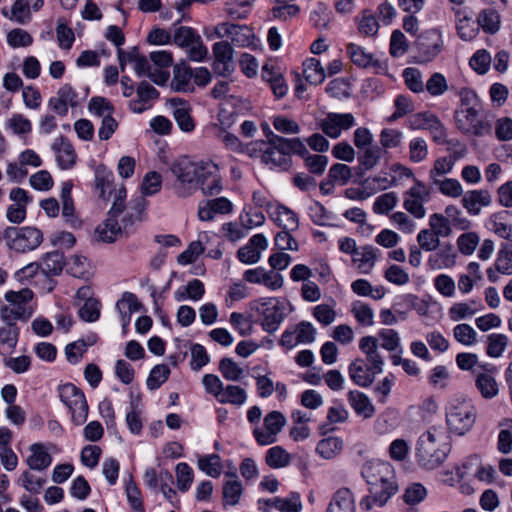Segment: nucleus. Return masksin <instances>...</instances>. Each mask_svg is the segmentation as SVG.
<instances>
[{
  "instance_id": "nucleus-45",
  "label": "nucleus",
  "mask_w": 512,
  "mask_h": 512,
  "mask_svg": "<svg viewBox=\"0 0 512 512\" xmlns=\"http://www.w3.org/2000/svg\"><path fill=\"white\" fill-rule=\"evenodd\" d=\"M31 316V310L27 306L6 305L1 308V318L7 325L14 324L18 319L27 320Z\"/></svg>"
},
{
  "instance_id": "nucleus-18",
  "label": "nucleus",
  "mask_w": 512,
  "mask_h": 512,
  "mask_svg": "<svg viewBox=\"0 0 512 512\" xmlns=\"http://www.w3.org/2000/svg\"><path fill=\"white\" fill-rule=\"evenodd\" d=\"M359 349L365 354L366 360L372 365L376 373H382L384 359L379 351L378 338L374 336H365L359 340Z\"/></svg>"
},
{
  "instance_id": "nucleus-41",
  "label": "nucleus",
  "mask_w": 512,
  "mask_h": 512,
  "mask_svg": "<svg viewBox=\"0 0 512 512\" xmlns=\"http://www.w3.org/2000/svg\"><path fill=\"white\" fill-rule=\"evenodd\" d=\"M113 181V174L108 171L104 165H99L95 169V188L99 192V197L107 199L106 191L110 192Z\"/></svg>"
},
{
  "instance_id": "nucleus-25",
  "label": "nucleus",
  "mask_w": 512,
  "mask_h": 512,
  "mask_svg": "<svg viewBox=\"0 0 512 512\" xmlns=\"http://www.w3.org/2000/svg\"><path fill=\"white\" fill-rule=\"evenodd\" d=\"M326 512H355V499L350 489L341 488L337 490Z\"/></svg>"
},
{
  "instance_id": "nucleus-23",
  "label": "nucleus",
  "mask_w": 512,
  "mask_h": 512,
  "mask_svg": "<svg viewBox=\"0 0 512 512\" xmlns=\"http://www.w3.org/2000/svg\"><path fill=\"white\" fill-rule=\"evenodd\" d=\"M270 217L284 230L295 231L299 227L297 214L284 205H276L270 212Z\"/></svg>"
},
{
  "instance_id": "nucleus-53",
  "label": "nucleus",
  "mask_w": 512,
  "mask_h": 512,
  "mask_svg": "<svg viewBox=\"0 0 512 512\" xmlns=\"http://www.w3.org/2000/svg\"><path fill=\"white\" fill-rule=\"evenodd\" d=\"M173 115L182 131L191 132L194 129L195 124L190 115V108L186 104L180 103L176 106Z\"/></svg>"
},
{
  "instance_id": "nucleus-50",
  "label": "nucleus",
  "mask_w": 512,
  "mask_h": 512,
  "mask_svg": "<svg viewBox=\"0 0 512 512\" xmlns=\"http://www.w3.org/2000/svg\"><path fill=\"white\" fill-rule=\"evenodd\" d=\"M508 345V338L504 334H490L487 338L486 353L492 358L500 357Z\"/></svg>"
},
{
  "instance_id": "nucleus-28",
  "label": "nucleus",
  "mask_w": 512,
  "mask_h": 512,
  "mask_svg": "<svg viewBox=\"0 0 512 512\" xmlns=\"http://www.w3.org/2000/svg\"><path fill=\"white\" fill-rule=\"evenodd\" d=\"M510 218H512L511 212L502 211L490 217V224L496 235L512 242V222Z\"/></svg>"
},
{
  "instance_id": "nucleus-10",
  "label": "nucleus",
  "mask_w": 512,
  "mask_h": 512,
  "mask_svg": "<svg viewBox=\"0 0 512 512\" xmlns=\"http://www.w3.org/2000/svg\"><path fill=\"white\" fill-rule=\"evenodd\" d=\"M415 184L404 193V208L415 218L421 219L426 215L424 203L430 198V191L420 180L414 178Z\"/></svg>"
},
{
  "instance_id": "nucleus-21",
  "label": "nucleus",
  "mask_w": 512,
  "mask_h": 512,
  "mask_svg": "<svg viewBox=\"0 0 512 512\" xmlns=\"http://www.w3.org/2000/svg\"><path fill=\"white\" fill-rule=\"evenodd\" d=\"M461 202L469 214L478 215L482 207L490 205L491 195L487 190H472L463 195Z\"/></svg>"
},
{
  "instance_id": "nucleus-5",
  "label": "nucleus",
  "mask_w": 512,
  "mask_h": 512,
  "mask_svg": "<svg viewBox=\"0 0 512 512\" xmlns=\"http://www.w3.org/2000/svg\"><path fill=\"white\" fill-rule=\"evenodd\" d=\"M478 116L479 110L476 107H459L454 115L456 127L466 135L477 137L491 135L492 121L486 117L479 118Z\"/></svg>"
},
{
  "instance_id": "nucleus-62",
  "label": "nucleus",
  "mask_w": 512,
  "mask_h": 512,
  "mask_svg": "<svg viewBox=\"0 0 512 512\" xmlns=\"http://www.w3.org/2000/svg\"><path fill=\"white\" fill-rule=\"evenodd\" d=\"M198 467L207 475L217 478L220 476V457L217 454L202 456L198 459Z\"/></svg>"
},
{
  "instance_id": "nucleus-54",
  "label": "nucleus",
  "mask_w": 512,
  "mask_h": 512,
  "mask_svg": "<svg viewBox=\"0 0 512 512\" xmlns=\"http://www.w3.org/2000/svg\"><path fill=\"white\" fill-rule=\"evenodd\" d=\"M18 483L28 492L38 494L42 490L46 480L31 473L29 470L24 471Z\"/></svg>"
},
{
  "instance_id": "nucleus-1",
  "label": "nucleus",
  "mask_w": 512,
  "mask_h": 512,
  "mask_svg": "<svg viewBox=\"0 0 512 512\" xmlns=\"http://www.w3.org/2000/svg\"><path fill=\"white\" fill-rule=\"evenodd\" d=\"M361 475L369 485V495L360 502V506L367 511L374 506H384L398 491L394 468L389 462L368 461L363 465Z\"/></svg>"
},
{
  "instance_id": "nucleus-8",
  "label": "nucleus",
  "mask_w": 512,
  "mask_h": 512,
  "mask_svg": "<svg viewBox=\"0 0 512 512\" xmlns=\"http://www.w3.org/2000/svg\"><path fill=\"white\" fill-rule=\"evenodd\" d=\"M61 401L71 412L72 421L76 425H82L88 417V404L83 392L71 383L59 388Z\"/></svg>"
},
{
  "instance_id": "nucleus-57",
  "label": "nucleus",
  "mask_w": 512,
  "mask_h": 512,
  "mask_svg": "<svg viewBox=\"0 0 512 512\" xmlns=\"http://www.w3.org/2000/svg\"><path fill=\"white\" fill-rule=\"evenodd\" d=\"M198 35L199 33L192 27L179 26L173 30L172 43L183 49L187 44H191Z\"/></svg>"
},
{
  "instance_id": "nucleus-32",
  "label": "nucleus",
  "mask_w": 512,
  "mask_h": 512,
  "mask_svg": "<svg viewBox=\"0 0 512 512\" xmlns=\"http://www.w3.org/2000/svg\"><path fill=\"white\" fill-rule=\"evenodd\" d=\"M347 396L351 407L358 415H361L364 418H371L374 415V405L364 393L359 391H350Z\"/></svg>"
},
{
  "instance_id": "nucleus-40",
  "label": "nucleus",
  "mask_w": 512,
  "mask_h": 512,
  "mask_svg": "<svg viewBox=\"0 0 512 512\" xmlns=\"http://www.w3.org/2000/svg\"><path fill=\"white\" fill-rule=\"evenodd\" d=\"M347 53L351 59V61L362 68H367L373 64H376L377 61L374 60L373 55L366 52L361 46L350 43L347 48Z\"/></svg>"
},
{
  "instance_id": "nucleus-60",
  "label": "nucleus",
  "mask_w": 512,
  "mask_h": 512,
  "mask_svg": "<svg viewBox=\"0 0 512 512\" xmlns=\"http://www.w3.org/2000/svg\"><path fill=\"white\" fill-rule=\"evenodd\" d=\"M403 133L400 130L385 128L380 132L379 141L384 149L397 148L401 145Z\"/></svg>"
},
{
  "instance_id": "nucleus-36",
  "label": "nucleus",
  "mask_w": 512,
  "mask_h": 512,
  "mask_svg": "<svg viewBox=\"0 0 512 512\" xmlns=\"http://www.w3.org/2000/svg\"><path fill=\"white\" fill-rule=\"evenodd\" d=\"M410 127L412 129L439 130L442 134V126L438 118L429 112L414 114L410 118Z\"/></svg>"
},
{
  "instance_id": "nucleus-49",
  "label": "nucleus",
  "mask_w": 512,
  "mask_h": 512,
  "mask_svg": "<svg viewBox=\"0 0 512 512\" xmlns=\"http://www.w3.org/2000/svg\"><path fill=\"white\" fill-rule=\"evenodd\" d=\"M457 157L455 155H451L449 157H441L434 161L433 168L429 172V178L431 182L435 181V179H441L442 175H445L453 169Z\"/></svg>"
},
{
  "instance_id": "nucleus-34",
  "label": "nucleus",
  "mask_w": 512,
  "mask_h": 512,
  "mask_svg": "<svg viewBox=\"0 0 512 512\" xmlns=\"http://www.w3.org/2000/svg\"><path fill=\"white\" fill-rule=\"evenodd\" d=\"M377 254L372 246H364L353 255V262L362 273H369L375 265Z\"/></svg>"
},
{
  "instance_id": "nucleus-39",
  "label": "nucleus",
  "mask_w": 512,
  "mask_h": 512,
  "mask_svg": "<svg viewBox=\"0 0 512 512\" xmlns=\"http://www.w3.org/2000/svg\"><path fill=\"white\" fill-rule=\"evenodd\" d=\"M303 74L311 84L318 85L325 79V71L319 60L310 58L303 63Z\"/></svg>"
},
{
  "instance_id": "nucleus-58",
  "label": "nucleus",
  "mask_w": 512,
  "mask_h": 512,
  "mask_svg": "<svg viewBox=\"0 0 512 512\" xmlns=\"http://www.w3.org/2000/svg\"><path fill=\"white\" fill-rule=\"evenodd\" d=\"M170 369L167 365H156L147 378L146 384L150 390L159 388L169 377Z\"/></svg>"
},
{
  "instance_id": "nucleus-59",
  "label": "nucleus",
  "mask_w": 512,
  "mask_h": 512,
  "mask_svg": "<svg viewBox=\"0 0 512 512\" xmlns=\"http://www.w3.org/2000/svg\"><path fill=\"white\" fill-rule=\"evenodd\" d=\"M495 268L499 273L512 275V245H504L500 249Z\"/></svg>"
},
{
  "instance_id": "nucleus-20",
  "label": "nucleus",
  "mask_w": 512,
  "mask_h": 512,
  "mask_svg": "<svg viewBox=\"0 0 512 512\" xmlns=\"http://www.w3.org/2000/svg\"><path fill=\"white\" fill-rule=\"evenodd\" d=\"M134 70L139 77L146 76L157 85H163L169 79L167 71L153 69L148 58L140 54L134 62Z\"/></svg>"
},
{
  "instance_id": "nucleus-4",
  "label": "nucleus",
  "mask_w": 512,
  "mask_h": 512,
  "mask_svg": "<svg viewBox=\"0 0 512 512\" xmlns=\"http://www.w3.org/2000/svg\"><path fill=\"white\" fill-rule=\"evenodd\" d=\"M476 420V409L470 401L465 399H454L450 402L446 422L453 433L464 435L474 425Z\"/></svg>"
},
{
  "instance_id": "nucleus-48",
  "label": "nucleus",
  "mask_w": 512,
  "mask_h": 512,
  "mask_svg": "<svg viewBox=\"0 0 512 512\" xmlns=\"http://www.w3.org/2000/svg\"><path fill=\"white\" fill-rule=\"evenodd\" d=\"M343 444L338 437L322 439L317 445V452L325 459H331L342 450Z\"/></svg>"
},
{
  "instance_id": "nucleus-35",
  "label": "nucleus",
  "mask_w": 512,
  "mask_h": 512,
  "mask_svg": "<svg viewBox=\"0 0 512 512\" xmlns=\"http://www.w3.org/2000/svg\"><path fill=\"white\" fill-rule=\"evenodd\" d=\"M19 330L15 324L0 327V354H8L18 342Z\"/></svg>"
},
{
  "instance_id": "nucleus-29",
  "label": "nucleus",
  "mask_w": 512,
  "mask_h": 512,
  "mask_svg": "<svg viewBox=\"0 0 512 512\" xmlns=\"http://www.w3.org/2000/svg\"><path fill=\"white\" fill-rule=\"evenodd\" d=\"M267 509L275 508L280 512H300L302 503L298 493H291L286 498L275 497L264 501Z\"/></svg>"
},
{
  "instance_id": "nucleus-64",
  "label": "nucleus",
  "mask_w": 512,
  "mask_h": 512,
  "mask_svg": "<svg viewBox=\"0 0 512 512\" xmlns=\"http://www.w3.org/2000/svg\"><path fill=\"white\" fill-rule=\"evenodd\" d=\"M162 184L161 175L155 171L148 172L141 184V192L145 196H151L160 191Z\"/></svg>"
},
{
  "instance_id": "nucleus-31",
  "label": "nucleus",
  "mask_w": 512,
  "mask_h": 512,
  "mask_svg": "<svg viewBox=\"0 0 512 512\" xmlns=\"http://www.w3.org/2000/svg\"><path fill=\"white\" fill-rule=\"evenodd\" d=\"M65 264V258L62 252H48L42 258L41 271L46 276H57L62 272Z\"/></svg>"
},
{
  "instance_id": "nucleus-51",
  "label": "nucleus",
  "mask_w": 512,
  "mask_h": 512,
  "mask_svg": "<svg viewBox=\"0 0 512 512\" xmlns=\"http://www.w3.org/2000/svg\"><path fill=\"white\" fill-rule=\"evenodd\" d=\"M382 153L383 150L379 146L367 147L357 158L360 167L366 171L371 170L379 162Z\"/></svg>"
},
{
  "instance_id": "nucleus-22",
  "label": "nucleus",
  "mask_w": 512,
  "mask_h": 512,
  "mask_svg": "<svg viewBox=\"0 0 512 512\" xmlns=\"http://www.w3.org/2000/svg\"><path fill=\"white\" fill-rule=\"evenodd\" d=\"M475 386L485 399H492L499 393L498 384L486 367L481 371H475Z\"/></svg>"
},
{
  "instance_id": "nucleus-9",
  "label": "nucleus",
  "mask_w": 512,
  "mask_h": 512,
  "mask_svg": "<svg viewBox=\"0 0 512 512\" xmlns=\"http://www.w3.org/2000/svg\"><path fill=\"white\" fill-rule=\"evenodd\" d=\"M257 313L262 317V328L274 333L285 318L284 307L276 298H265L255 303Z\"/></svg>"
},
{
  "instance_id": "nucleus-63",
  "label": "nucleus",
  "mask_w": 512,
  "mask_h": 512,
  "mask_svg": "<svg viewBox=\"0 0 512 512\" xmlns=\"http://www.w3.org/2000/svg\"><path fill=\"white\" fill-rule=\"evenodd\" d=\"M351 312L353 313L354 317L360 323L364 326H371L374 323V313L373 310L367 305L362 302H354L352 304Z\"/></svg>"
},
{
  "instance_id": "nucleus-42",
  "label": "nucleus",
  "mask_w": 512,
  "mask_h": 512,
  "mask_svg": "<svg viewBox=\"0 0 512 512\" xmlns=\"http://www.w3.org/2000/svg\"><path fill=\"white\" fill-rule=\"evenodd\" d=\"M247 399L246 391L237 385H228L223 388L222 394L218 401L220 403H229L240 406L245 403Z\"/></svg>"
},
{
  "instance_id": "nucleus-61",
  "label": "nucleus",
  "mask_w": 512,
  "mask_h": 512,
  "mask_svg": "<svg viewBox=\"0 0 512 512\" xmlns=\"http://www.w3.org/2000/svg\"><path fill=\"white\" fill-rule=\"evenodd\" d=\"M328 177L332 179L334 183L344 186L350 181L352 170L346 164L336 163L330 167Z\"/></svg>"
},
{
  "instance_id": "nucleus-19",
  "label": "nucleus",
  "mask_w": 512,
  "mask_h": 512,
  "mask_svg": "<svg viewBox=\"0 0 512 512\" xmlns=\"http://www.w3.org/2000/svg\"><path fill=\"white\" fill-rule=\"evenodd\" d=\"M372 365H368L363 359H355L349 365V375L355 384L367 387L374 382L375 375Z\"/></svg>"
},
{
  "instance_id": "nucleus-55",
  "label": "nucleus",
  "mask_w": 512,
  "mask_h": 512,
  "mask_svg": "<svg viewBox=\"0 0 512 512\" xmlns=\"http://www.w3.org/2000/svg\"><path fill=\"white\" fill-rule=\"evenodd\" d=\"M183 49L186 50L188 58L194 62H202L208 56V49L200 34L191 42V44H187Z\"/></svg>"
},
{
  "instance_id": "nucleus-15",
  "label": "nucleus",
  "mask_w": 512,
  "mask_h": 512,
  "mask_svg": "<svg viewBox=\"0 0 512 512\" xmlns=\"http://www.w3.org/2000/svg\"><path fill=\"white\" fill-rule=\"evenodd\" d=\"M199 187L205 195H217L222 190L219 167L207 161L199 178Z\"/></svg>"
},
{
  "instance_id": "nucleus-38",
  "label": "nucleus",
  "mask_w": 512,
  "mask_h": 512,
  "mask_svg": "<svg viewBox=\"0 0 512 512\" xmlns=\"http://www.w3.org/2000/svg\"><path fill=\"white\" fill-rule=\"evenodd\" d=\"M262 161L266 165L279 168L281 170H288L291 165V158L284 153H281L277 148L270 145L262 154Z\"/></svg>"
},
{
  "instance_id": "nucleus-7",
  "label": "nucleus",
  "mask_w": 512,
  "mask_h": 512,
  "mask_svg": "<svg viewBox=\"0 0 512 512\" xmlns=\"http://www.w3.org/2000/svg\"><path fill=\"white\" fill-rule=\"evenodd\" d=\"M444 41L437 29H429L422 32L414 43L416 54L415 63L427 64L434 60L442 51Z\"/></svg>"
},
{
  "instance_id": "nucleus-30",
  "label": "nucleus",
  "mask_w": 512,
  "mask_h": 512,
  "mask_svg": "<svg viewBox=\"0 0 512 512\" xmlns=\"http://www.w3.org/2000/svg\"><path fill=\"white\" fill-rule=\"evenodd\" d=\"M56 160L61 169H70L76 161V153L72 145L63 138L53 144Z\"/></svg>"
},
{
  "instance_id": "nucleus-26",
  "label": "nucleus",
  "mask_w": 512,
  "mask_h": 512,
  "mask_svg": "<svg viewBox=\"0 0 512 512\" xmlns=\"http://www.w3.org/2000/svg\"><path fill=\"white\" fill-rule=\"evenodd\" d=\"M31 454L27 457L26 463L31 470L43 471L52 463V457L41 443L30 446Z\"/></svg>"
},
{
  "instance_id": "nucleus-33",
  "label": "nucleus",
  "mask_w": 512,
  "mask_h": 512,
  "mask_svg": "<svg viewBox=\"0 0 512 512\" xmlns=\"http://www.w3.org/2000/svg\"><path fill=\"white\" fill-rule=\"evenodd\" d=\"M116 218L108 215L107 219L97 228L98 237L103 242L111 243L122 236L123 229Z\"/></svg>"
},
{
  "instance_id": "nucleus-13",
  "label": "nucleus",
  "mask_w": 512,
  "mask_h": 512,
  "mask_svg": "<svg viewBox=\"0 0 512 512\" xmlns=\"http://www.w3.org/2000/svg\"><path fill=\"white\" fill-rule=\"evenodd\" d=\"M355 119L351 113H329L320 123V128L330 138H338L342 130L354 126Z\"/></svg>"
},
{
  "instance_id": "nucleus-47",
  "label": "nucleus",
  "mask_w": 512,
  "mask_h": 512,
  "mask_svg": "<svg viewBox=\"0 0 512 512\" xmlns=\"http://www.w3.org/2000/svg\"><path fill=\"white\" fill-rule=\"evenodd\" d=\"M219 370L228 381H239L243 378V369L231 358H222L219 362Z\"/></svg>"
},
{
  "instance_id": "nucleus-17",
  "label": "nucleus",
  "mask_w": 512,
  "mask_h": 512,
  "mask_svg": "<svg viewBox=\"0 0 512 512\" xmlns=\"http://www.w3.org/2000/svg\"><path fill=\"white\" fill-rule=\"evenodd\" d=\"M267 139L269 145L277 148L288 157H290L291 154H298L300 156L308 154V149L299 138H284L270 131L269 134H267Z\"/></svg>"
},
{
  "instance_id": "nucleus-2",
  "label": "nucleus",
  "mask_w": 512,
  "mask_h": 512,
  "mask_svg": "<svg viewBox=\"0 0 512 512\" xmlns=\"http://www.w3.org/2000/svg\"><path fill=\"white\" fill-rule=\"evenodd\" d=\"M449 450L446 433L441 428L431 427L419 437L417 461L426 469H435L445 461Z\"/></svg>"
},
{
  "instance_id": "nucleus-12",
  "label": "nucleus",
  "mask_w": 512,
  "mask_h": 512,
  "mask_svg": "<svg viewBox=\"0 0 512 512\" xmlns=\"http://www.w3.org/2000/svg\"><path fill=\"white\" fill-rule=\"evenodd\" d=\"M214 64L213 69L219 75H229L234 70L233 47L227 41L214 43L213 47Z\"/></svg>"
},
{
  "instance_id": "nucleus-3",
  "label": "nucleus",
  "mask_w": 512,
  "mask_h": 512,
  "mask_svg": "<svg viewBox=\"0 0 512 512\" xmlns=\"http://www.w3.org/2000/svg\"><path fill=\"white\" fill-rule=\"evenodd\" d=\"M205 164V161L193 162L187 158L172 164L171 172L175 176L172 189L176 196L187 198L199 188V178Z\"/></svg>"
},
{
  "instance_id": "nucleus-6",
  "label": "nucleus",
  "mask_w": 512,
  "mask_h": 512,
  "mask_svg": "<svg viewBox=\"0 0 512 512\" xmlns=\"http://www.w3.org/2000/svg\"><path fill=\"white\" fill-rule=\"evenodd\" d=\"M3 237L10 249L22 253L36 249L43 241L42 232L31 226L7 227Z\"/></svg>"
},
{
  "instance_id": "nucleus-46",
  "label": "nucleus",
  "mask_w": 512,
  "mask_h": 512,
  "mask_svg": "<svg viewBox=\"0 0 512 512\" xmlns=\"http://www.w3.org/2000/svg\"><path fill=\"white\" fill-rule=\"evenodd\" d=\"M243 492L240 480H228L223 485V504L234 506L238 504Z\"/></svg>"
},
{
  "instance_id": "nucleus-14",
  "label": "nucleus",
  "mask_w": 512,
  "mask_h": 512,
  "mask_svg": "<svg viewBox=\"0 0 512 512\" xmlns=\"http://www.w3.org/2000/svg\"><path fill=\"white\" fill-rule=\"evenodd\" d=\"M457 253L450 243L440 245L427 260V266L431 270L450 269L456 265Z\"/></svg>"
},
{
  "instance_id": "nucleus-11",
  "label": "nucleus",
  "mask_w": 512,
  "mask_h": 512,
  "mask_svg": "<svg viewBox=\"0 0 512 512\" xmlns=\"http://www.w3.org/2000/svg\"><path fill=\"white\" fill-rule=\"evenodd\" d=\"M217 38H230L237 46L245 47L252 43L253 33L245 25H238L230 22L219 23L214 30Z\"/></svg>"
},
{
  "instance_id": "nucleus-43",
  "label": "nucleus",
  "mask_w": 512,
  "mask_h": 512,
  "mask_svg": "<svg viewBox=\"0 0 512 512\" xmlns=\"http://www.w3.org/2000/svg\"><path fill=\"white\" fill-rule=\"evenodd\" d=\"M268 466L274 469L286 467L291 460L290 454L280 446L270 448L265 457Z\"/></svg>"
},
{
  "instance_id": "nucleus-16",
  "label": "nucleus",
  "mask_w": 512,
  "mask_h": 512,
  "mask_svg": "<svg viewBox=\"0 0 512 512\" xmlns=\"http://www.w3.org/2000/svg\"><path fill=\"white\" fill-rule=\"evenodd\" d=\"M267 246L266 237L263 234H256L250 238L245 246L238 250L237 257L244 264H255L260 260V251L265 250Z\"/></svg>"
},
{
  "instance_id": "nucleus-44",
  "label": "nucleus",
  "mask_w": 512,
  "mask_h": 512,
  "mask_svg": "<svg viewBox=\"0 0 512 512\" xmlns=\"http://www.w3.org/2000/svg\"><path fill=\"white\" fill-rule=\"evenodd\" d=\"M160 490L164 497L175 507L179 508V500L176 498V491L172 488L174 479L167 470H161L159 473Z\"/></svg>"
},
{
  "instance_id": "nucleus-37",
  "label": "nucleus",
  "mask_w": 512,
  "mask_h": 512,
  "mask_svg": "<svg viewBox=\"0 0 512 512\" xmlns=\"http://www.w3.org/2000/svg\"><path fill=\"white\" fill-rule=\"evenodd\" d=\"M478 25L488 33H495L500 28V15L495 8L482 10L477 18Z\"/></svg>"
},
{
  "instance_id": "nucleus-24",
  "label": "nucleus",
  "mask_w": 512,
  "mask_h": 512,
  "mask_svg": "<svg viewBox=\"0 0 512 512\" xmlns=\"http://www.w3.org/2000/svg\"><path fill=\"white\" fill-rule=\"evenodd\" d=\"M159 92L148 82L142 81L137 87V99L129 101V108L134 113H142L147 109V102L157 99Z\"/></svg>"
},
{
  "instance_id": "nucleus-52",
  "label": "nucleus",
  "mask_w": 512,
  "mask_h": 512,
  "mask_svg": "<svg viewBox=\"0 0 512 512\" xmlns=\"http://www.w3.org/2000/svg\"><path fill=\"white\" fill-rule=\"evenodd\" d=\"M432 184L438 187L439 191L445 196L457 198L463 194L462 185L457 179H435Z\"/></svg>"
},
{
  "instance_id": "nucleus-56",
  "label": "nucleus",
  "mask_w": 512,
  "mask_h": 512,
  "mask_svg": "<svg viewBox=\"0 0 512 512\" xmlns=\"http://www.w3.org/2000/svg\"><path fill=\"white\" fill-rule=\"evenodd\" d=\"M398 203L395 192H387L378 196L373 204V211L376 214H388Z\"/></svg>"
},
{
  "instance_id": "nucleus-27",
  "label": "nucleus",
  "mask_w": 512,
  "mask_h": 512,
  "mask_svg": "<svg viewBox=\"0 0 512 512\" xmlns=\"http://www.w3.org/2000/svg\"><path fill=\"white\" fill-rule=\"evenodd\" d=\"M174 75L171 81V87L178 92H192L194 90L191 79L193 72L190 67L185 64L174 66Z\"/></svg>"
}]
</instances>
